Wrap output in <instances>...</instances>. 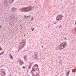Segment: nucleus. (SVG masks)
I'll list each match as a JSON object with an SVG mask.
<instances>
[{"mask_svg": "<svg viewBox=\"0 0 76 76\" xmlns=\"http://www.w3.org/2000/svg\"><path fill=\"white\" fill-rule=\"evenodd\" d=\"M62 18L63 16L61 15H59L56 17V20L59 21V20H61L62 19Z\"/></svg>", "mask_w": 76, "mask_h": 76, "instance_id": "obj_4", "label": "nucleus"}, {"mask_svg": "<svg viewBox=\"0 0 76 76\" xmlns=\"http://www.w3.org/2000/svg\"><path fill=\"white\" fill-rule=\"evenodd\" d=\"M1 50H2V48H1V46H0V51H1Z\"/></svg>", "mask_w": 76, "mask_h": 76, "instance_id": "obj_22", "label": "nucleus"}, {"mask_svg": "<svg viewBox=\"0 0 76 76\" xmlns=\"http://www.w3.org/2000/svg\"><path fill=\"white\" fill-rule=\"evenodd\" d=\"M72 73H74L75 72V69H72Z\"/></svg>", "mask_w": 76, "mask_h": 76, "instance_id": "obj_19", "label": "nucleus"}, {"mask_svg": "<svg viewBox=\"0 0 76 76\" xmlns=\"http://www.w3.org/2000/svg\"><path fill=\"white\" fill-rule=\"evenodd\" d=\"M62 63H61V62H59V64H61Z\"/></svg>", "mask_w": 76, "mask_h": 76, "instance_id": "obj_26", "label": "nucleus"}, {"mask_svg": "<svg viewBox=\"0 0 76 76\" xmlns=\"http://www.w3.org/2000/svg\"><path fill=\"white\" fill-rule=\"evenodd\" d=\"M32 31H34V29H35V28H31Z\"/></svg>", "mask_w": 76, "mask_h": 76, "instance_id": "obj_18", "label": "nucleus"}, {"mask_svg": "<svg viewBox=\"0 0 76 76\" xmlns=\"http://www.w3.org/2000/svg\"><path fill=\"white\" fill-rule=\"evenodd\" d=\"M63 44H61V43L59 45L58 47H63Z\"/></svg>", "mask_w": 76, "mask_h": 76, "instance_id": "obj_16", "label": "nucleus"}, {"mask_svg": "<svg viewBox=\"0 0 76 76\" xmlns=\"http://www.w3.org/2000/svg\"><path fill=\"white\" fill-rule=\"evenodd\" d=\"M31 8H32L31 6H29L26 7L25 9L24 12H30V11H31Z\"/></svg>", "mask_w": 76, "mask_h": 76, "instance_id": "obj_3", "label": "nucleus"}, {"mask_svg": "<svg viewBox=\"0 0 76 76\" xmlns=\"http://www.w3.org/2000/svg\"><path fill=\"white\" fill-rule=\"evenodd\" d=\"M75 24H76V21L75 22Z\"/></svg>", "mask_w": 76, "mask_h": 76, "instance_id": "obj_34", "label": "nucleus"}, {"mask_svg": "<svg viewBox=\"0 0 76 76\" xmlns=\"http://www.w3.org/2000/svg\"><path fill=\"white\" fill-rule=\"evenodd\" d=\"M23 58L24 59L25 61H26H26H28V58H27V56H25L23 57Z\"/></svg>", "mask_w": 76, "mask_h": 76, "instance_id": "obj_8", "label": "nucleus"}, {"mask_svg": "<svg viewBox=\"0 0 76 76\" xmlns=\"http://www.w3.org/2000/svg\"><path fill=\"white\" fill-rule=\"evenodd\" d=\"M57 23V22H56L55 23H54V24H55V25H56Z\"/></svg>", "mask_w": 76, "mask_h": 76, "instance_id": "obj_28", "label": "nucleus"}, {"mask_svg": "<svg viewBox=\"0 0 76 76\" xmlns=\"http://www.w3.org/2000/svg\"><path fill=\"white\" fill-rule=\"evenodd\" d=\"M48 27H50V26H48Z\"/></svg>", "mask_w": 76, "mask_h": 76, "instance_id": "obj_35", "label": "nucleus"}, {"mask_svg": "<svg viewBox=\"0 0 76 76\" xmlns=\"http://www.w3.org/2000/svg\"><path fill=\"white\" fill-rule=\"evenodd\" d=\"M23 69H25V68H26L25 66H23Z\"/></svg>", "mask_w": 76, "mask_h": 76, "instance_id": "obj_25", "label": "nucleus"}, {"mask_svg": "<svg viewBox=\"0 0 76 76\" xmlns=\"http://www.w3.org/2000/svg\"><path fill=\"white\" fill-rule=\"evenodd\" d=\"M30 64L31 65H32V64H33V63H31V62H30Z\"/></svg>", "mask_w": 76, "mask_h": 76, "instance_id": "obj_24", "label": "nucleus"}, {"mask_svg": "<svg viewBox=\"0 0 76 76\" xmlns=\"http://www.w3.org/2000/svg\"><path fill=\"white\" fill-rule=\"evenodd\" d=\"M75 30L76 31V28H75Z\"/></svg>", "mask_w": 76, "mask_h": 76, "instance_id": "obj_32", "label": "nucleus"}, {"mask_svg": "<svg viewBox=\"0 0 76 76\" xmlns=\"http://www.w3.org/2000/svg\"><path fill=\"white\" fill-rule=\"evenodd\" d=\"M20 44L21 45L19 47V49L20 50L22 48H23V47L25 46V41H24L23 42H21Z\"/></svg>", "mask_w": 76, "mask_h": 76, "instance_id": "obj_2", "label": "nucleus"}, {"mask_svg": "<svg viewBox=\"0 0 76 76\" xmlns=\"http://www.w3.org/2000/svg\"><path fill=\"white\" fill-rule=\"evenodd\" d=\"M65 39H66V37H65Z\"/></svg>", "mask_w": 76, "mask_h": 76, "instance_id": "obj_33", "label": "nucleus"}, {"mask_svg": "<svg viewBox=\"0 0 76 76\" xmlns=\"http://www.w3.org/2000/svg\"><path fill=\"white\" fill-rule=\"evenodd\" d=\"M23 61H20L19 62V63L20 64V65H22L23 64Z\"/></svg>", "mask_w": 76, "mask_h": 76, "instance_id": "obj_13", "label": "nucleus"}, {"mask_svg": "<svg viewBox=\"0 0 76 76\" xmlns=\"http://www.w3.org/2000/svg\"><path fill=\"white\" fill-rule=\"evenodd\" d=\"M1 75L2 76H6V73H5V71H2L1 72Z\"/></svg>", "mask_w": 76, "mask_h": 76, "instance_id": "obj_7", "label": "nucleus"}, {"mask_svg": "<svg viewBox=\"0 0 76 76\" xmlns=\"http://www.w3.org/2000/svg\"><path fill=\"white\" fill-rule=\"evenodd\" d=\"M4 53V51H3L2 52L0 53V56H1Z\"/></svg>", "mask_w": 76, "mask_h": 76, "instance_id": "obj_15", "label": "nucleus"}, {"mask_svg": "<svg viewBox=\"0 0 76 76\" xmlns=\"http://www.w3.org/2000/svg\"><path fill=\"white\" fill-rule=\"evenodd\" d=\"M5 1H6L7 3H10V4L13 3V1H14V0H8V1L5 0Z\"/></svg>", "mask_w": 76, "mask_h": 76, "instance_id": "obj_5", "label": "nucleus"}, {"mask_svg": "<svg viewBox=\"0 0 76 76\" xmlns=\"http://www.w3.org/2000/svg\"><path fill=\"white\" fill-rule=\"evenodd\" d=\"M49 26H50V25H49Z\"/></svg>", "mask_w": 76, "mask_h": 76, "instance_id": "obj_39", "label": "nucleus"}, {"mask_svg": "<svg viewBox=\"0 0 76 76\" xmlns=\"http://www.w3.org/2000/svg\"><path fill=\"white\" fill-rule=\"evenodd\" d=\"M9 56H10L11 59H13V57H12V54H10Z\"/></svg>", "mask_w": 76, "mask_h": 76, "instance_id": "obj_14", "label": "nucleus"}, {"mask_svg": "<svg viewBox=\"0 0 76 76\" xmlns=\"http://www.w3.org/2000/svg\"><path fill=\"white\" fill-rule=\"evenodd\" d=\"M33 76H34V75H33Z\"/></svg>", "mask_w": 76, "mask_h": 76, "instance_id": "obj_36", "label": "nucleus"}, {"mask_svg": "<svg viewBox=\"0 0 76 76\" xmlns=\"http://www.w3.org/2000/svg\"><path fill=\"white\" fill-rule=\"evenodd\" d=\"M61 44H63V47H65V45L67 44V42H64L61 43Z\"/></svg>", "mask_w": 76, "mask_h": 76, "instance_id": "obj_9", "label": "nucleus"}, {"mask_svg": "<svg viewBox=\"0 0 76 76\" xmlns=\"http://www.w3.org/2000/svg\"><path fill=\"white\" fill-rule=\"evenodd\" d=\"M24 18H26L27 16H26V15H24Z\"/></svg>", "mask_w": 76, "mask_h": 76, "instance_id": "obj_29", "label": "nucleus"}, {"mask_svg": "<svg viewBox=\"0 0 76 76\" xmlns=\"http://www.w3.org/2000/svg\"><path fill=\"white\" fill-rule=\"evenodd\" d=\"M2 70H3V69H2Z\"/></svg>", "mask_w": 76, "mask_h": 76, "instance_id": "obj_38", "label": "nucleus"}, {"mask_svg": "<svg viewBox=\"0 0 76 76\" xmlns=\"http://www.w3.org/2000/svg\"><path fill=\"white\" fill-rule=\"evenodd\" d=\"M34 17H32L31 18V21H33L34 20Z\"/></svg>", "mask_w": 76, "mask_h": 76, "instance_id": "obj_17", "label": "nucleus"}, {"mask_svg": "<svg viewBox=\"0 0 76 76\" xmlns=\"http://www.w3.org/2000/svg\"><path fill=\"white\" fill-rule=\"evenodd\" d=\"M31 15H29L28 16H27V18H29V17H31Z\"/></svg>", "mask_w": 76, "mask_h": 76, "instance_id": "obj_23", "label": "nucleus"}, {"mask_svg": "<svg viewBox=\"0 0 76 76\" xmlns=\"http://www.w3.org/2000/svg\"><path fill=\"white\" fill-rule=\"evenodd\" d=\"M42 48H43L44 47V46H42Z\"/></svg>", "mask_w": 76, "mask_h": 76, "instance_id": "obj_31", "label": "nucleus"}, {"mask_svg": "<svg viewBox=\"0 0 76 76\" xmlns=\"http://www.w3.org/2000/svg\"><path fill=\"white\" fill-rule=\"evenodd\" d=\"M14 19V17H12V15L9 17V20H12V19Z\"/></svg>", "mask_w": 76, "mask_h": 76, "instance_id": "obj_11", "label": "nucleus"}, {"mask_svg": "<svg viewBox=\"0 0 76 76\" xmlns=\"http://www.w3.org/2000/svg\"><path fill=\"white\" fill-rule=\"evenodd\" d=\"M2 27H1V26L0 25V29H1V28Z\"/></svg>", "mask_w": 76, "mask_h": 76, "instance_id": "obj_30", "label": "nucleus"}, {"mask_svg": "<svg viewBox=\"0 0 76 76\" xmlns=\"http://www.w3.org/2000/svg\"><path fill=\"white\" fill-rule=\"evenodd\" d=\"M36 71H39V68H38V66L37 64H35L33 66L31 71V72H32L33 73V72H35Z\"/></svg>", "mask_w": 76, "mask_h": 76, "instance_id": "obj_1", "label": "nucleus"}, {"mask_svg": "<svg viewBox=\"0 0 76 76\" xmlns=\"http://www.w3.org/2000/svg\"><path fill=\"white\" fill-rule=\"evenodd\" d=\"M31 68V65H30L28 66V69H30Z\"/></svg>", "mask_w": 76, "mask_h": 76, "instance_id": "obj_20", "label": "nucleus"}, {"mask_svg": "<svg viewBox=\"0 0 76 76\" xmlns=\"http://www.w3.org/2000/svg\"><path fill=\"white\" fill-rule=\"evenodd\" d=\"M69 74V71H68L67 72V74L66 75H68Z\"/></svg>", "mask_w": 76, "mask_h": 76, "instance_id": "obj_21", "label": "nucleus"}, {"mask_svg": "<svg viewBox=\"0 0 76 76\" xmlns=\"http://www.w3.org/2000/svg\"><path fill=\"white\" fill-rule=\"evenodd\" d=\"M38 53L36 52H35L34 54V59H37V58H38V55H37V54Z\"/></svg>", "mask_w": 76, "mask_h": 76, "instance_id": "obj_6", "label": "nucleus"}, {"mask_svg": "<svg viewBox=\"0 0 76 76\" xmlns=\"http://www.w3.org/2000/svg\"><path fill=\"white\" fill-rule=\"evenodd\" d=\"M12 10L13 11H16V10H17V9L16 8L13 7V8H12Z\"/></svg>", "mask_w": 76, "mask_h": 76, "instance_id": "obj_12", "label": "nucleus"}, {"mask_svg": "<svg viewBox=\"0 0 76 76\" xmlns=\"http://www.w3.org/2000/svg\"><path fill=\"white\" fill-rule=\"evenodd\" d=\"M59 28H61V26H60Z\"/></svg>", "mask_w": 76, "mask_h": 76, "instance_id": "obj_27", "label": "nucleus"}, {"mask_svg": "<svg viewBox=\"0 0 76 76\" xmlns=\"http://www.w3.org/2000/svg\"><path fill=\"white\" fill-rule=\"evenodd\" d=\"M58 49L59 50H63V49L64 48H65V47H59L58 46Z\"/></svg>", "mask_w": 76, "mask_h": 76, "instance_id": "obj_10", "label": "nucleus"}, {"mask_svg": "<svg viewBox=\"0 0 76 76\" xmlns=\"http://www.w3.org/2000/svg\"><path fill=\"white\" fill-rule=\"evenodd\" d=\"M10 26H12L11 25H10Z\"/></svg>", "mask_w": 76, "mask_h": 76, "instance_id": "obj_37", "label": "nucleus"}]
</instances>
